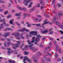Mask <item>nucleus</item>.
Listing matches in <instances>:
<instances>
[{"label":"nucleus","instance_id":"obj_23","mask_svg":"<svg viewBox=\"0 0 63 63\" xmlns=\"http://www.w3.org/2000/svg\"><path fill=\"white\" fill-rule=\"evenodd\" d=\"M37 56L38 57H39V55L41 56V53H40L39 52H38L37 53Z\"/></svg>","mask_w":63,"mask_h":63},{"label":"nucleus","instance_id":"obj_7","mask_svg":"<svg viewBox=\"0 0 63 63\" xmlns=\"http://www.w3.org/2000/svg\"><path fill=\"white\" fill-rule=\"evenodd\" d=\"M48 23H49L47 21H44V23H43L42 24V27L43 28H44L45 27H44V25H45V24H48Z\"/></svg>","mask_w":63,"mask_h":63},{"label":"nucleus","instance_id":"obj_27","mask_svg":"<svg viewBox=\"0 0 63 63\" xmlns=\"http://www.w3.org/2000/svg\"><path fill=\"white\" fill-rule=\"evenodd\" d=\"M36 7H37L38 8H39L40 7V4H38L36 6Z\"/></svg>","mask_w":63,"mask_h":63},{"label":"nucleus","instance_id":"obj_43","mask_svg":"<svg viewBox=\"0 0 63 63\" xmlns=\"http://www.w3.org/2000/svg\"><path fill=\"white\" fill-rule=\"evenodd\" d=\"M61 13H60L59 14V16H61L62 15V12H61Z\"/></svg>","mask_w":63,"mask_h":63},{"label":"nucleus","instance_id":"obj_2","mask_svg":"<svg viewBox=\"0 0 63 63\" xmlns=\"http://www.w3.org/2000/svg\"><path fill=\"white\" fill-rule=\"evenodd\" d=\"M33 34L34 36H37V32L34 31H32L31 32L29 33V34L30 35L29 37H32Z\"/></svg>","mask_w":63,"mask_h":63},{"label":"nucleus","instance_id":"obj_63","mask_svg":"<svg viewBox=\"0 0 63 63\" xmlns=\"http://www.w3.org/2000/svg\"><path fill=\"white\" fill-rule=\"evenodd\" d=\"M16 35V33H13L12 34V35Z\"/></svg>","mask_w":63,"mask_h":63},{"label":"nucleus","instance_id":"obj_60","mask_svg":"<svg viewBox=\"0 0 63 63\" xmlns=\"http://www.w3.org/2000/svg\"><path fill=\"white\" fill-rule=\"evenodd\" d=\"M35 37L34 36L33 37V38L32 39V40H35Z\"/></svg>","mask_w":63,"mask_h":63},{"label":"nucleus","instance_id":"obj_18","mask_svg":"<svg viewBox=\"0 0 63 63\" xmlns=\"http://www.w3.org/2000/svg\"><path fill=\"white\" fill-rule=\"evenodd\" d=\"M0 26H1V27H0V29H2V28H3L4 27H3V25L2 24H0Z\"/></svg>","mask_w":63,"mask_h":63},{"label":"nucleus","instance_id":"obj_61","mask_svg":"<svg viewBox=\"0 0 63 63\" xmlns=\"http://www.w3.org/2000/svg\"><path fill=\"white\" fill-rule=\"evenodd\" d=\"M25 48H27L28 47L27 46V45H26L25 46Z\"/></svg>","mask_w":63,"mask_h":63},{"label":"nucleus","instance_id":"obj_45","mask_svg":"<svg viewBox=\"0 0 63 63\" xmlns=\"http://www.w3.org/2000/svg\"><path fill=\"white\" fill-rule=\"evenodd\" d=\"M47 54L49 55V56H51V55H52L51 54H49V53H48V52H47Z\"/></svg>","mask_w":63,"mask_h":63},{"label":"nucleus","instance_id":"obj_50","mask_svg":"<svg viewBox=\"0 0 63 63\" xmlns=\"http://www.w3.org/2000/svg\"><path fill=\"white\" fill-rule=\"evenodd\" d=\"M37 61H38V60H34V62H37Z\"/></svg>","mask_w":63,"mask_h":63},{"label":"nucleus","instance_id":"obj_1","mask_svg":"<svg viewBox=\"0 0 63 63\" xmlns=\"http://www.w3.org/2000/svg\"><path fill=\"white\" fill-rule=\"evenodd\" d=\"M32 46H33V44H31V45L28 46V47H29L34 52H35V51H38V50L37 49H36L33 47H32Z\"/></svg>","mask_w":63,"mask_h":63},{"label":"nucleus","instance_id":"obj_21","mask_svg":"<svg viewBox=\"0 0 63 63\" xmlns=\"http://www.w3.org/2000/svg\"><path fill=\"white\" fill-rule=\"evenodd\" d=\"M21 15L20 13H16L15 14L16 16H21Z\"/></svg>","mask_w":63,"mask_h":63},{"label":"nucleus","instance_id":"obj_17","mask_svg":"<svg viewBox=\"0 0 63 63\" xmlns=\"http://www.w3.org/2000/svg\"><path fill=\"white\" fill-rule=\"evenodd\" d=\"M24 52L25 55H28V54L29 53V52L27 51H25Z\"/></svg>","mask_w":63,"mask_h":63},{"label":"nucleus","instance_id":"obj_38","mask_svg":"<svg viewBox=\"0 0 63 63\" xmlns=\"http://www.w3.org/2000/svg\"><path fill=\"white\" fill-rule=\"evenodd\" d=\"M0 3H4V2L2 1V0H0Z\"/></svg>","mask_w":63,"mask_h":63},{"label":"nucleus","instance_id":"obj_51","mask_svg":"<svg viewBox=\"0 0 63 63\" xmlns=\"http://www.w3.org/2000/svg\"><path fill=\"white\" fill-rule=\"evenodd\" d=\"M40 47H43V46L42 45V44H41L40 46Z\"/></svg>","mask_w":63,"mask_h":63},{"label":"nucleus","instance_id":"obj_8","mask_svg":"<svg viewBox=\"0 0 63 63\" xmlns=\"http://www.w3.org/2000/svg\"><path fill=\"white\" fill-rule=\"evenodd\" d=\"M4 35H3V36L4 37H6L7 36H9L10 34V33L9 32H8L7 33H4Z\"/></svg>","mask_w":63,"mask_h":63},{"label":"nucleus","instance_id":"obj_58","mask_svg":"<svg viewBox=\"0 0 63 63\" xmlns=\"http://www.w3.org/2000/svg\"><path fill=\"white\" fill-rule=\"evenodd\" d=\"M37 44L38 43L37 42H35L34 43V44H35V45H37Z\"/></svg>","mask_w":63,"mask_h":63},{"label":"nucleus","instance_id":"obj_41","mask_svg":"<svg viewBox=\"0 0 63 63\" xmlns=\"http://www.w3.org/2000/svg\"><path fill=\"white\" fill-rule=\"evenodd\" d=\"M10 17H11V16L10 15H9L7 17V18H10Z\"/></svg>","mask_w":63,"mask_h":63},{"label":"nucleus","instance_id":"obj_36","mask_svg":"<svg viewBox=\"0 0 63 63\" xmlns=\"http://www.w3.org/2000/svg\"><path fill=\"white\" fill-rule=\"evenodd\" d=\"M23 10H24V11H26V9L25 8V7H23Z\"/></svg>","mask_w":63,"mask_h":63},{"label":"nucleus","instance_id":"obj_20","mask_svg":"<svg viewBox=\"0 0 63 63\" xmlns=\"http://www.w3.org/2000/svg\"><path fill=\"white\" fill-rule=\"evenodd\" d=\"M27 60L29 62V63H32V60L31 59H27Z\"/></svg>","mask_w":63,"mask_h":63},{"label":"nucleus","instance_id":"obj_16","mask_svg":"<svg viewBox=\"0 0 63 63\" xmlns=\"http://www.w3.org/2000/svg\"><path fill=\"white\" fill-rule=\"evenodd\" d=\"M39 40L40 39H39V38H36L35 41V42H38L39 41Z\"/></svg>","mask_w":63,"mask_h":63},{"label":"nucleus","instance_id":"obj_9","mask_svg":"<svg viewBox=\"0 0 63 63\" xmlns=\"http://www.w3.org/2000/svg\"><path fill=\"white\" fill-rule=\"evenodd\" d=\"M7 49L8 50V54L9 55H10V53H12V52L11 51L12 50H11V48H7Z\"/></svg>","mask_w":63,"mask_h":63},{"label":"nucleus","instance_id":"obj_54","mask_svg":"<svg viewBox=\"0 0 63 63\" xmlns=\"http://www.w3.org/2000/svg\"><path fill=\"white\" fill-rule=\"evenodd\" d=\"M24 45V44H23L22 45L21 47H20L21 48H22V47Z\"/></svg>","mask_w":63,"mask_h":63},{"label":"nucleus","instance_id":"obj_3","mask_svg":"<svg viewBox=\"0 0 63 63\" xmlns=\"http://www.w3.org/2000/svg\"><path fill=\"white\" fill-rule=\"evenodd\" d=\"M16 35L15 36V37L16 38V39L18 40H19L20 39V38L19 37L20 36V34L19 33H17L16 34Z\"/></svg>","mask_w":63,"mask_h":63},{"label":"nucleus","instance_id":"obj_64","mask_svg":"<svg viewBox=\"0 0 63 63\" xmlns=\"http://www.w3.org/2000/svg\"><path fill=\"white\" fill-rule=\"evenodd\" d=\"M55 2V0H53V3H54V2Z\"/></svg>","mask_w":63,"mask_h":63},{"label":"nucleus","instance_id":"obj_33","mask_svg":"<svg viewBox=\"0 0 63 63\" xmlns=\"http://www.w3.org/2000/svg\"><path fill=\"white\" fill-rule=\"evenodd\" d=\"M42 36H40V35H38L37 36V38H41Z\"/></svg>","mask_w":63,"mask_h":63},{"label":"nucleus","instance_id":"obj_24","mask_svg":"<svg viewBox=\"0 0 63 63\" xmlns=\"http://www.w3.org/2000/svg\"><path fill=\"white\" fill-rule=\"evenodd\" d=\"M55 18H56V17H54V20L52 21L53 22H55L56 21Z\"/></svg>","mask_w":63,"mask_h":63},{"label":"nucleus","instance_id":"obj_42","mask_svg":"<svg viewBox=\"0 0 63 63\" xmlns=\"http://www.w3.org/2000/svg\"><path fill=\"white\" fill-rule=\"evenodd\" d=\"M57 56H58V55H57V53H56L55 54V57H57Z\"/></svg>","mask_w":63,"mask_h":63},{"label":"nucleus","instance_id":"obj_6","mask_svg":"<svg viewBox=\"0 0 63 63\" xmlns=\"http://www.w3.org/2000/svg\"><path fill=\"white\" fill-rule=\"evenodd\" d=\"M24 31H29V30L24 28H23L22 30H18V31H20V32H23Z\"/></svg>","mask_w":63,"mask_h":63},{"label":"nucleus","instance_id":"obj_31","mask_svg":"<svg viewBox=\"0 0 63 63\" xmlns=\"http://www.w3.org/2000/svg\"><path fill=\"white\" fill-rule=\"evenodd\" d=\"M13 20H14V19H11V20H10V23H11V24H12V23H13Z\"/></svg>","mask_w":63,"mask_h":63},{"label":"nucleus","instance_id":"obj_30","mask_svg":"<svg viewBox=\"0 0 63 63\" xmlns=\"http://www.w3.org/2000/svg\"><path fill=\"white\" fill-rule=\"evenodd\" d=\"M27 15V14H26V13H25L24 14V16H23L24 17V18H25L26 17V16Z\"/></svg>","mask_w":63,"mask_h":63},{"label":"nucleus","instance_id":"obj_62","mask_svg":"<svg viewBox=\"0 0 63 63\" xmlns=\"http://www.w3.org/2000/svg\"><path fill=\"white\" fill-rule=\"evenodd\" d=\"M28 27H30V25H29V24H28Z\"/></svg>","mask_w":63,"mask_h":63},{"label":"nucleus","instance_id":"obj_40","mask_svg":"<svg viewBox=\"0 0 63 63\" xmlns=\"http://www.w3.org/2000/svg\"><path fill=\"white\" fill-rule=\"evenodd\" d=\"M34 42H35V40H33L31 41V42H32V43H34Z\"/></svg>","mask_w":63,"mask_h":63},{"label":"nucleus","instance_id":"obj_29","mask_svg":"<svg viewBox=\"0 0 63 63\" xmlns=\"http://www.w3.org/2000/svg\"><path fill=\"white\" fill-rule=\"evenodd\" d=\"M27 42L29 45H31V42H30V41L29 40H28L27 41Z\"/></svg>","mask_w":63,"mask_h":63},{"label":"nucleus","instance_id":"obj_12","mask_svg":"<svg viewBox=\"0 0 63 63\" xmlns=\"http://www.w3.org/2000/svg\"><path fill=\"white\" fill-rule=\"evenodd\" d=\"M28 58L27 57H24V58L23 60L24 61L23 62L24 63H26V62H25V61H26L27 60Z\"/></svg>","mask_w":63,"mask_h":63},{"label":"nucleus","instance_id":"obj_49","mask_svg":"<svg viewBox=\"0 0 63 63\" xmlns=\"http://www.w3.org/2000/svg\"><path fill=\"white\" fill-rule=\"evenodd\" d=\"M58 7H61V5H60V4H58Z\"/></svg>","mask_w":63,"mask_h":63},{"label":"nucleus","instance_id":"obj_39","mask_svg":"<svg viewBox=\"0 0 63 63\" xmlns=\"http://www.w3.org/2000/svg\"><path fill=\"white\" fill-rule=\"evenodd\" d=\"M60 32L61 33V34H63V31H60Z\"/></svg>","mask_w":63,"mask_h":63},{"label":"nucleus","instance_id":"obj_10","mask_svg":"<svg viewBox=\"0 0 63 63\" xmlns=\"http://www.w3.org/2000/svg\"><path fill=\"white\" fill-rule=\"evenodd\" d=\"M17 42V44H16L15 45V46L16 47H19V45H20V42L19 41H16Z\"/></svg>","mask_w":63,"mask_h":63},{"label":"nucleus","instance_id":"obj_47","mask_svg":"<svg viewBox=\"0 0 63 63\" xmlns=\"http://www.w3.org/2000/svg\"><path fill=\"white\" fill-rule=\"evenodd\" d=\"M32 58L34 60V59H35V56H32Z\"/></svg>","mask_w":63,"mask_h":63},{"label":"nucleus","instance_id":"obj_46","mask_svg":"<svg viewBox=\"0 0 63 63\" xmlns=\"http://www.w3.org/2000/svg\"><path fill=\"white\" fill-rule=\"evenodd\" d=\"M53 13H54V14H56L57 13L54 10H53Z\"/></svg>","mask_w":63,"mask_h":63},{"label":"nucleus","instance_id":"obj_34","mask_svg":"<svg viewBox=\"0 0 63 63\" xmlns=\"http://www.w3.org/2000/svg\"><path fill=\"white\" fill-rule=\"evenodd\" d=\"M44 7H44V6H41L40 7V9L41 10H42L43 9V8H44Z\"/></svg>","mask_w":63,"mask_h":63},{"label":"nucleus","instance_id":"obj_52","mask_svg":"<svg viewBox=\"0 0 63 63\" xmlns=\"http://www.w3.org/2000/svg\"><path fill=\"white\" fill-rule=\"evenodd\" d=\"M35 20L36 21H38L39 20V18H36L35 19Z\"/></svg>","mask_w":63,"mask_h":63},{"label":"nucleus","instance_id":"obj_53","mask_svg":"<svg viewBox=\"0 0 63 63\" xmlns=\"http://www.w3.org/2000/svg\"><path fill=\"white\" fill-rule=\"evenodd\" d=\"M3 11V10L2 9H0V12H2V11Z\"/></svg>","mask_w":63,"mask_h":63},{"label":"nucleus","instance_id":"obj_5","mask_svg":"<svg viewBox=\"0 0 63 63\" xmlns=\"http://www.w3.org/2000/svg\"><path fill=\"white\" fill-rule=\"evenodd\" d=\"M0 22H2V21H3V22H4V23H3V24H4L5 26L6 27H8V26H9V25H8L7 24V25L6 24V23H5V20L4 19L3 20V19H1L0 20Z\"/></svg>","mask_w":63,"mask_h":63},{"label":"nucleus","instance_id":"obj_19","mask_svg":"<svg viewBox=\"0 0 63 63\" xmlns=\"http://www.w3.org/2000/svg\"><path fill=\"white\" fill-rule=\"evenodd\" d=\"M40 4L41 5H44V3H43V0H41L40 1Z\"/></svg>","mask_w":63,"mask_h":63},{"label":"nucleus","instance_id":"obj_4","mask_svg":"<svg viewBox=\"0 0 63 63\" xmlns=\"http://www.w3.org/2000/svg\"><path fill=\"white\" fill-rule=\"evenodd\" d=\"M56 24L58 26H59V27H61V28H62V29L63 30V26H62V25H61L60 23H59L58 22V20H57V22H56Z\"/></svg>","mask_w":63,"mask_h":63},{"label":"nucleus","instance_id":"obj_13","mask_svg":"<svg viewBox=\"0 0 63 63\" xmlns=\"http://www.w3.org/2000/svg\"><path fill=\"white\" fill-rule=\"evenodd\" d=\"M7 30H11V31H13V30H12L11 28H7L4 30V31H7Z\"/></svg>","mask_w":63,"mask_h":63},{"label":"nucleus","instance_id":"obj_35","mask_svg":"<svg viewBox=\"0 0 63 63\" xmlns=\"http://www.w3.org/2000/svg\"><path fill=\"white\" fill-rule=\"evenodd\" d=\"M8 11H7L4 13V14L5 15H6V14H8Z\"/></svg>","mask_w":63,"mask_h":63},{"label":"nucleus","instance_id":"obj_48","mask_svg":"<svg viewBox=\"0 0 63 63\" xmlns=\"http://www.w3.org/2000/svg\"><path fill=\"white\" fill-rule=\"evenodd\" d=\"M37 16H38V17H42L41 16V15H38Z\"/></svg>","mask_w":63,"mask_h":63},{"label":"nucleus","instance_id":"obj_37","mask_svg":"<svg viewBox=\"0 0 63 63\" xmlns=\"http://www.w3.org/2000/svg\"><path fill=\"white\" fill-rule=\"evenodd\" d=\"M15 23H16V24L18 25V26H20V25L18 23H17V22H16Z\"/></svg>","mask_w":63,"mask_h":63},{"label":"nucleus","instance_id":"obj_28","mask_svg":"<svg viewBox=\"0 0 63 63\" xmlns=\"http://www.w3.org/2000/svg\"><path fill=\"white\" fill-rule=\"evenodd\" d=\"M11 42H7V44L8 46H9L10 45H11Z\"/></svg>","mask_w":63,"mask_h":63},{"label":"nucleus","instance_id":"obj_15","mask_svg":"<svg viewBox=\"0 0 63 63\" xmlns=\"http://www.w3.org/2000/svg\"><path fill=\"white\" fill-rule=\"evenodd\" d=\"M32 25H36V26H41V24L39 23L38 24H32Z\"/></svg>","mask_w":63,"mask_h":63},{"label":"nucleus","instance_id":"obj_26","mask_svg":"<svg viewBox=\"0 0 63 63\" xmlns=\"http://www.w3.org/2000/svg\"><path fill=\"white\" fill-rule=\"evenodd\" d=\"M17 7L18 9L20 10H22V8L20 7L19 6H17Z\"/></svg>","mask_w":63,"mask_h":63},{"label":"nucleus","instance_id":"obj_14","mask_svg":"<svg viewBox=\"0 0 63 63\" xmlns=\"http://www.w3.org/2000/svg\"><path fill=\"white\" fill-rule=\"evenodd\" d=\"M53 33V31H51V29H50L49 30V34L50 35L51 34H52Z\"/></svg>","mask_w":63,"mask_h":63},{"label":"nucleus","instance_id":"obj_57","mask_svg":"<svg viewBox=\"0 0 63 63\" xmlns=\"http://www.w3.org/2000/svg\"><path fill=\"white\" fill-rule=\"evenodd\" d=\"M45 39V37H44V38L42 39V40L44 41Z\"/></svg>","mask_w":63,"mask_h":63},{"label":"nucleus","instance_id":"obj_11","mask_svg":"<svg viewBox=\"0 0 63 63\" xmlns=\"http://www.w3.org/2000/svg\"><path fill=\"white\" fill-rule=\"evenodd\" d=\"M48 30H47L45 31H42L41 32V33L42 34H45V33H47V32H48Z\"/></svg>","mask_w":63,"mask_h":63},{"label":"nucleus","instance_id":"obj_44","mask_svg":"<svg viewBox=\"0 0 63 63\" xmlns=\"http://www.w3.org/2000/svg\"><path fill=\"white\" fill-rule=\"evenodd\" d=\"M14 52L15 53V54H17V52L16 51H14Z\"/></svg>","mask_w":63,"mask_h":63},{"label":"nucleus","instance_id":"obj_22","mask_svg":"<svg viewBox=\"0 0 63 63\" xmlns=\"http://www.w3.org/2000/svg\"><path fill=\"white\" fill-rule=\"evenodd\" d=\"M9 62L10 63H15V62L14 61H12L10 60H9Z\"/></svg>","mask_w":63,"mask_h":63},{"label":"nucleus","instance_id":"obj_55","mask_svg":"<svg viewBox=\"0 0 63 63\" xmlns=\"http://www.w3.org/2000/svg\"><path fill=\"white\" fill-rule=\"evenodd\" d=\"M20 59H22L23 58V56H21L20 57Z\"/></svg>","mask_w":63,"mask_h":63},{"label":"nucleus","instance_id":"obj_56","mask_svg":"<svg viewBox=\"0 0 63 63\" xmlns=\"http://www.w3.org/2000/svg\"><path fill=\"white\" fill-rule=\"evenodd\" d=\"M8 41L9 42H10V39L9 38H8L7 39Z\"/></svg>","mask_w":63,"mask_h":63},{"label":"nucleus","instance_id":"obj_32","mask_svg":"<svg viewBox=\"0 0 63 63\" xmlns=\"http://www.w3.org/2000/svg\"><path fill=\"white\" fill-rule=\"evenodd\" d=\"M46 60H47V61H51V59H50V58H49V59L47 58Z\"/></svg>","mask_w":63,"mask_h":63},{"label":"nucleus","instance_id":"obj_59","mask_svg":"<svg viewBox=\"0 0 63 63\" xmlns=\"http://www.w3.org/2000/svg\"><path fill=\"white\" fill-rule=\"evenodd\" d=\"M61 59H58V61H61Z\"/></svg>","mask_w":63,"mask_h":63},{"label":"nucleus","instance_id":"obj_25","mask_svg":"<svg viewBox=\"0 0 63 63\" xmlns=\"http://www.w3.org/2000/svg\"><path fill=\"white\" fill-rule=\"evenodd\" d=\"M23 35V34L22 33L21 35V38L22 39H24V37H23L22 35Z\"/></svg>","mask_w":63,"mask_h":63}]
</instances>
